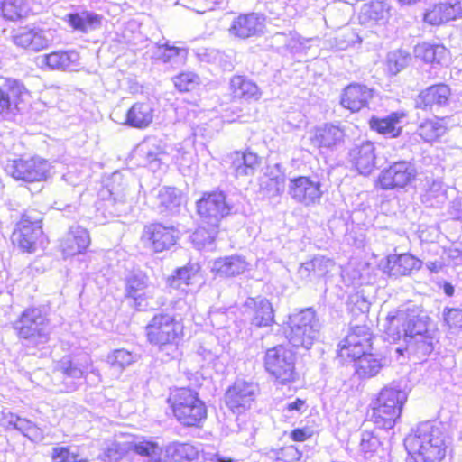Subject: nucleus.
I'll list each match as a JSON object with an SVG mask.
<instances>
[{"instance_id": "obj_35", "label": "nucleus", "mask_w": 462, "mask_h": 462, "mask_svg": "<svg viewBox=\"0 0 462 462\" xmlns=\"http://www.w3.org/2000/svg\"><path fill=\"white\" fill-rule=\"evenodd\" d=\"M90 244L88 232L80 226L71 227L61 243L65 256H72L83 253Z\"/></svg>"}, {"instance_id": "obj_47", "label": "nucleus", "mask_w": 462, "mask_h": 462, "mask_svg": "<svg viewBox=\"0 0 462 462\" xmlns=\"http://www.w3.org/2000/svg\"><path fill=\"white\" fill-rule=\"evenodd\" d=\"M136 359V354L121 348L115 350L107 356V363L117 374H120L125 367L134 363Z\"/></svg>"}, {"instance_id": "obj_41", "label": "nucleus", "mask_w": 462, "mask_h": 462, "mask_svg": "<svg viewBox=\"0 0 462 462\" xmlns=\"http://www.w3.org/2000/svg\"><path fill=\"white\" fill-rule=\"evenodd\" d=\"M415 56L425 62L446 65L449 60L448 50L441 44L422 42L414 48Z\"/></svg>"}, {"instance_id": "obj_12", "label": "nucleus", "mask_w": 462, "mask_h": 462, "mask_svg": "<svg viewBox=\"0 0 462 462\" xmlns=\"http://www.w3.org/2000/svg\"><path fill=\"white\" fill-rule=\"evenodd\" d=\"M294 365V354L284 346H276L265 353L264 367L266 371L282 383L293 379Z\"/></svg>"}, {"instance_id": "obj_61", "label": "nucleus", "mask_w": 462, "mask_h": 462, "mask_svg": "<svg viewBox=\"0 0 462 462\" xmlns=\"http://www.w3.org/2000/svg\"><path fill=\"white\" fill-rule=\"evenodd\" d=\"M298 277L303 282H309L316 281V275L314 274L312 271V267L310 266V261L303 263L300 264V266L298 269L297 272Z\"/></svg>"}, {"instance_id": "obj_46", "label": "nucleus", "mask_w": 462, "mask_h": 462, "mask_svg": "<svg viewBox=\"0 0 462 462\" xmlns=\"http://www.w3.org/2000/svg\"><path fill=\"white\" fill-rule=\"evenodd\" d=\"M446 133V127L439 119L425 120L420 123L417 134L427 143L436 141Z\"/></svg>"}, {"instance_id": "obj_64", "label": "nucleus", "mask_w": 462, "mask_h": 462, "mask_svg": "<svg viewBox=\"0 0 462 462\" xmlns=\"http://www.w3.org/2000/svg\"><path fill=\"white\" fill-rule=\"evenodd\" d=\"M209 319L214 327L220 328L226 323V314L225 311L212 310L209 312Z\"/></svg>"}, {"instance_id": "obj_25", "label": "nucleus", "mask_w": 462, "mask_h": 462, "mask_svg": "<svg viewBox=\"0 0 462 462\" xmlns=\"http://www.w3.org/2000/svg\"><path fill=\"white\" fill-rule=\"evenodd\" d=\"M228 171L236 179L253 176L261 164V159L251 152H234L227 156Z\"/></svg>"}, {"instance_id": "obj_63", "label": "nucleus", "mask_w": 462, "mask_h": 462, "mask_svg": "<svg viewBox=\"0 0 462 462\" xmlns=\"http://www.w3.org/2000/svg\"><path fill=\"white\" fill-rule=\"evenodd\" d=\"M198 354L208 365L212 364L213 365H215V361L219 358L217 351H213L212 349L207 348L205 346H200L199 347Z\"/></svg>"}, {"instance_id": "obj_44", "label": "nucleus", "mask_w": 462, "mask_h": 462, "mask_svg": "<svg viewBox=\"0 0 462 462\" xmlns=\"http://www.w3.org/2000/svg\"><path fill=\"white\" fill-rule=\"evenodd\" d=\"M200 226L190 236L191 242L198 250H212L215 238L217 235V225Z\"/></svg>"}, {"instance_id": "obj_62", "label": "nucleus", "mask_w": 462, "mask_h": 462, "mask_svg": "<svg viewBox=\"0 0 462 462\" xmlns=\"http://www.w3.org/2000/svg\"><path fill=\"white\" fill-rule=\"evenodd\" d=\"M337 40L340 41L339 49H346L355 42H361V38L354 32H348L346 34L339 35Z\"/></svg>"}, {"instance_id": "obj_33", "label": "nucleus", "mask_w": 462, "mask_h": 462, "mask_svg": "<svg viewBox=\"0 0 462 462\" xmlns=\"http://www.w3.org/2000/svg\"><path fill=\"white\" fill-rule=\"evenodd\" d=\"M66 21L69 26L77 32L88 33L101 28L103 15L87 9H79L68 14Z\"/></svg>"}, {"instance_id": "obj_22", "label": "nucleus", "mask_w": 462, "mask_h": 462, "mask_svg": "<svg viewBox=\"0 0 462 462\" xmlns=\"http://www.w3.org/2000/svg\"><path fill=\"white\" fill-rule=\"evenodd\" d=\"M13 39L14 44L19 47L39 51L50 45L51 33L40 27H23L14 34Z\"/></svg>"}, {"instance_id": "obj_40", "label": "nucleus", "mask_w": 462, "mask_h": 462, "mask_svg": "<svg viewBox=\"0 0 462 462\" xmlns=\"http://www.w3.org/2000/svg\"><path fill=\"white\" fill-rule=\"evenodd\" d=\"M247 265L244 257L231 255L215 260L212 271L221 277H232L243 273Z\"/></svg>"}, {"instance_id": "obj_6", "label": "nucleus", "mask_w": 462, "mask_h": 462, "mask_svg": "<svg viewBox=\"0 0 462 462\" xmlns=\"http://www.w3.org/2000/svg\"><path fill=\"white\" fill-rule=\"evenodd\" d=\"M133 450L151 462H161L163 457L173 462H191L199 459L200 456L203 457V453H206L201 448V444L178 441L169 443L163 450L156 442L143 440L134 443Z\"/></svg>"}, {"instance_id": "obj_43", "label": "nucleus", "mask_w": 462, "mask_h": 462, "mask_svg": "<svg viewBox=\"0 0 462 462\" xmlns=\"http://www.w3.org/2000/svg\"><path fill=\"white\" fill-rule=\"evenodd\" d=\"M79 55L75 51H59L44 55L42 60L51 69H72L77 66Z\"/></svg>"}, {"instance_id": "obj_32", "label": "nucleus", "mask_w": 462, "mask_h": 462, "mask_svg": "<svg viewBox=\"0 0 462 462\" xmlns=\"http://www.w3.org/2000/svg\"><path fill=\"white\" fill-rule=\"evenodd\" d=\"M421 267V261L410 254H391L387 257L384 273L389 276L398 278L411 274Z\"/></svg>"}, {"instance_id": "obj_7", "label": "nucleus", "mask_w": 462, "mask_h": 462, "mask_svg": "<svg viewBox=\"0 0 462 462\" xmlns=\"http://www.w3.org/2000/svg\"><path fill=\"white\" fill-rule=\"evenodd\" d=\"M320 328L316 311L307 308L289 316L284 335L293 346L310 349L319 339Z\"/></svg>"}, {"instance_id": "obj_27", "label": "nucleus", "mask_w": 462, "mask_h": 462, "mask_svg": "<svg viewBox=\"0 0 462 462\" xmlns=\"http://www.w3.org/2000/svg\"><path fill=\"white\" fill-rule=\"evenodd\" d=\"M251 324L261 328L271 326L274 321L273 309L270 301L263 298H248L245 304Z\"/></svg>"}, {"instance_id": "obj_38", "label": "nucleus", "mask_w": 462, "mask_h": 462, "mask_svg": "<svg viewBox=\"0 0 462 462\" xmlns=\"http://www.w3.org/2000/svg\"><path fill=\"white\" fill-rule=\"evenodd\" d=\"M200 267L198 263H189L187 265L178 268L174 273L168 277L169 287L181 291H186L187 287L194 284L199 278Z\"/></svg>"}, {"instance_id": "obj_13", "label": "nucleus", "mask_w": 462, "mask_h": 462, "mask_svg": "<svg viewBox=\"0 0 462 462\" xmlns=\"http://www.w3.org/2000/svg\"><path fill=\"white\" fill-rule=\"evenodd\" d=\"M346 127L341 123H326L310 131L311 145L320 152H334L345 146Z\"/></svg>"}, {"instance_id": "obj_60", "label": "nucleus", "mask_w": 462, "mask_h": 462, "mask_svg": "<svg viewBox=\"0 0 462 462\" xmlns=\"http://www.w3.org/2000/svg\"><path fill=\"white\" fill-rule=\"evenodd\" d=\"M424 21L432 25H439L445 23L441 14V6L439 4L435 5L431 9L424 14Z\"/></svg>"}, {"instance_id": "obj_50", "label": "nucleus", "mask_w": 462, "mask_h": 462, "mask_svg": "<svg viewBox=\"0 0 462 462\" xmlns=\"http://www.w3.org/2000/svg\"><path fill=\"white\" fill-rule=\"evenodd\" d=\"M261 186L266 189L272 195H278L284 190L285 175L281 171L279 164H275L274 169L269 174L267 181L262 180Z\"/></svg>"}, {"instance_id": "obj_4", "label": "nucleus", "mask_w": 462, "mask_h": 462, "mask_svg": "<svg viewBox=\"0 0 462 462\" xmlns=\"http://www.w3.org/2000/svg\"><path fill=\"white\" fill-rule=\"evenodd\" d=\"M147 341L159 348L161 352L173 357L177 353V346L183 336V326L174 316L158 312L145 327Z\"/></svg>"}, {"instance_id": "obj_20", "label": "nucleus", "mask_w": 462, "mask_h": 462, "mask_svg": "<svg viewBox=\"0 0 462 462\" xmlns=\"http://www.w3.org/2000/svg\"><path fill=\"white\" fill-rule=\"evenodd\" d=\"M125 285V296L134 300L137 310H145L146 300L152 296L148 276L142 271L132 272L126 275Z\"/></svg>"}, {"instance_id": "obj_54", "label": "nucleus", "mask_w": 462, "mask_h": 462, "mask_svg": "<svg viewBox=\"0 0 462 462\" xmlns=\"http://www.w3.org/2000/svg\"><path fill=\"white\" fill-rule=\"evenodd\" d=\"M175 87L181 92L190 91L199 84V77L193 72H183L174 78Z\"/></svg>"}, {"instance_id": "obj_24", "label": "nucleus", "mask_w": 462, "mask_h": 462, "mask_svg": "<svg viewBox=\"0 0 462 462\" xmlns=\"http://www.w3.org/2000/svg\"><path fill=\"white\" fill-rule=\"evenodd\" d=\"M374 96V90L365 85L352 83L341 94L340 104L351 112H359L367 107Z\"/></svg>"}, {"instance_id": "obj_28", "label": "nucleus", "mask_w": 462, "mask_h": 462, "mask_svg": "<svg viewBox=\"0 0 462 462\" xmlns=\"http://www.w3.org/2000/svg\"><path fill=\"white\" fill-rule=\"evenodd\" d=\"M264 27V17L256 13L240 14L234 19L229 28L231 35L246 39L255 36L263 32Z\"/></svg>"}, {"instance_id": "obj_49", "label": "nucleus", "mask_w": 462, "mask_h": 462, "mask_svg": "<svg viewBox=\"0 0 462 462\" xmlns=\"http://www.w3.org/2000/svg\"><path fill=\"white\" fill-rule=\"evenodd\" d=\"M158 205L165 210H173L181 203V197L175 188L162 187L157 194Z\"/></svg>"}, {"instance_id": "obj_30", "label": "nucleus", "mask_w": 462, "mask_h": 462, "mask_svg": "<svg viewBox=\"0 0 462 462\" xmlns=\"http://www.w3.org/2000/svg\"><path fill=\"white\" fill-rule=\"evenodd\" d=\"M85 371L82 367L73 363L69 358H63L57 365L54 376L56 380L61 381V391L72 392L77 384L82 380Z\"/></svg>"}, {"instance_id": "obj_3", "label": "nucleus", "mask_w": 462, "mask_h": 462, "mask_svg": "<svg viewBox=\"0 0 462 462\" xmlns=\"http://www.w3.org/2000/svg\"><path fill=\"white\" fill-rule=\"evenodd\" d=\"M372 334L366 326H355L338 345V356L355 361L356 374L360 378L375 376L383 368L382 358L368 353L372 347Z\"/></svg>"}, {"instance_id": "obj_48", "label": "nucleus", "mask_w": 462, "mask_h": 462, "mask_svg": "<svg viewBox=\"0 0 462 462\" xmlns=\"http://www.w3.org/2000/svg\"><path fill=\"white\" fill-rule=\"evenodd\" d=\"M360 449L366 460L376 457L381 451L379 437L373 431H363L361 434Z\"/></svg>"}, {"instance_id": "obj_56", "label": "nucleus", "mask_w": 462, "mask_h": 462, "mask_svg": "<svg viewBox=\"0 0 462 462\" xmlns=\"http://www.w3.org/2000/svg\"><path fill=\"white\" fill-rule=\"evenodd\" d=\"M317 280L324 277L334 266V262L324 256H315L310 261Z\"/></svg>"}, {"instance_id": "obj_21", "label": "nucleus", "mask_w": 462, "mask_h": 462, "mask_svg": "<svg viewBox=\"0 0 462 462\" xmlns=\"http://www.w3.org/2000/svg\"><path fill=\"white\" fill-rule=\"evenodd\" d=\"M143 240L154 252L159 253L170 249L178 239V231L172 226H165L160 223L145 226Z\"/></svg>"}, {"instance_id": "obj_45", "label": "nucleus", "mask_w": 462, "mask_h": 462, "mask_svg": "<svg viewBox=\"0 0 462 462\" xmlns=\"http://www.w3.org/2000/svg\"><path fill=\"white\" fill-rule=\"evenodd\" d=\"M187 48L170 45L168 42L158 45L157 59L162 63L181 64L188 56Z\"/></svg>"}, {"instance_id": "obj_42", "label": "nucleus", "mask_w": 462, "mask_h": 462, "mask_svg": "<svg viewBox=\"0 0 462 462\" xmlns=\"http://www.w3.org/2000/svg\"><path fill=\"white\" fill-rule=\"evenodd\" d=\"M230 89L235 98L256 101L262 96L259 87L244 76L232 77Z\"/></svg>"}, {"instance_id": "obj_53", "label": "nucleus", "mask_w": 462, "mask_h": 462, "mask_svg": "<svg viewBox=\"0 0 462 462\" xmlns=\"http://www.w3.org/2000/svg\"><path fill=\"white\" fill-rule=\"evenodd\" d=\"M51 458L53 462H88V459L68 447L53 448Z\"/></svg>"}, {"instance_id": "obj_11", "label": "nucleus", "mask_w": 462, "mask_h": 462, "mask_svg": "<svg viewBox=\"0 0 462 462\" xmlns=\"http://www.w3.org/2000/svg\"><path fill=\"white\" fill-rule=\"evenodd\" d=\"M28 96L29 91L20 79H0V116L4 119H11L20 112L21 105Z\"/></svg>"}, {"instance_id": "obj_37", "label": "nucleus", "mask_w": 462, "mask_h": 462, "mask_svg": "<svg viewBox=\"0 0 462 462\" xmlns=\"http://www.w3.org/2000/svg\"><path fill=\"white\" fill-rule=\"evenodd\" d=\"M406 117L402 111L393 112L383 118L373 117L370 120V126L377 133L387 137H396L402 132V122Z\"/></svg>"}, {"instance_id": "obj_18", "label": "nucleus", "mask_w": 462, "mask_h": 462, "mask_svg": "<svg viewBox=\"0 0 462 462\" xmlns=\"http://www.w3.org/2000/svg\"><path fill=\"white\" fill-rule=\"evenodd\" d=\"M258 393L256 383L236 380L226 393V403L233 413L241 414L251 407Z\"/></svg>"}, {"instance_id": "obj_59", "label": "nucleus", "mask_w": 462, "mask_h": 462, "mask_svg": "<svg viewBox=\"0 0 462 462\" xmlns=\"http://www.w3.org/2000/svg\"><path fill=\"white\" fill-rule=\"evenodd\" d=\"M444 320L450 328L462 327V310L457 308H445L443 311Z\"/></svg>"}, {"instance_id": "obj_55", "label": "nucleus", "mask_w": 462, "mask_h": 462, "mask_svg": "<svg viewBox=\"0 0 462 462\" xmlns=\"http://www.w3.org/2000/svg\"><path fill=\"white\" fill-rule=\"evenodd\" d=\"M125 448L118 442H111L99 455L100 459L105 462H116L124 456Z\"/></svg>"}, {"instance_id": "obj_10", "label": "nucleus", "mask_w": 462, "mask_h": 462, "mask_svg": "<svg viewBox=\"0 0 462 462\" xmlns=\"http://www.w3.org/2000/svg\"><path fill=\"white\" fill-rule=\"evenodd\" d=\"M129 193L127 185L122 182L121 175L113 174L112 183L99 193L100 199L97 203V211L105 218L125 214L130 208Z\"/></svg>"}, {"instance_id": "obj_15", "label": "nucleus", "mask_w": 462, "mask_h": 462, "mask_svg": "<svg viewBox=\"0 0 462 462\" xmlns=\"http://www.w3.org/2000/svg\"><path fill=\"white\" fill-rule=\"evenodd\" d=\"M288 194L292 200L304 207L320 203L323 196L321 182L317 177L299 176L289 180Z\"/></svg>"}, {"instance_id": "obj_8", "label": "nucleus", "mask_w": 462, "mask_h": 462, "mask_svg": "<svg viewBox=\"0 0 462 462\" xmlns=\"http://www.w3.org/2000/svg\"><path fill=\"white\" fill-rule=\"evenodd\" d=\"M168 402L175 418L184 426H199L207 417L205 403L199 398L198 393L189 388L172 391Z\"/></svg>"}, {"instance_id": "obj_29", "label": "nucleus", "mask_w": 462, "mask_h": 462, "mask_svg": "<svg viewBox=\"0 0 462 462\" xmlns=\"http://www.w3.org/2000/svg\"><path fill=\"white\" fill-rule=\"evenodd\" d=\"M391 4L385 0H372L362 5L359 19L363 24L384 25L391 17Z\"/></svg>"}, {"instance_id": "obj_31", "label": "nucleus", "mask_w": 462, "mask_h": 462, "mask_svg": "<svg viewBox=\"0 0 462 462\" xmlns=\"http://www.w3.org/2000/svg\"><path fill=\"white\" fill-rule=\"evenodd\" d=\"M349 159L360 174H369L375 166L374 144L369 141L356 144L349 152Z\"/></svg>"}, {"instance_id": "obj_9", "label": "nucleus", "mask_w": 462, "mask_h": 462, "mask_svg": "<svg viewBox=\"0 0 462 462\" xmlns=\"http://www.w3.org/2000/svg\"><path fill=\"white\" fill-rule=\"evenodd\" d=\"M407 400L404 391L394 387L383 388L373 404L372 420L379 429H392L400 417Z\"/></svg>"}, {"instance_id": "obj_34", "label": "nucleus", "mask_w": 462, "mask_h": 462, "mask_svg": "<svg viewBox=\"0 0 462 462\" xmlns=\"http://www.w3.org/2000/svg\"><path fill=\"white\" fill-rule=\"evenodd\" d=\"M3 425L9 430H16L31 441L39 442L44 438L43 430L32 421L21 418L18 415L8 412L4 413L2 418Z\"/></svg>"}, {"instance_id": "obj_14", "label": "nucleus", "mask_w": 462, "mask_h": 462, "mask_svg": "<svg viewBox=\"0 0 462 462\" xmlns=\"http://www.w3.org/2000/svg\"><path fill=\"white\" fill-rule=\"evenodd\" d=\"M50 170L48 161L40 157L20 158L9 162L5 171L17 180L26 182L42 181L47 178Z\"/></svg>"}, {"instance_id": "obj_26", "label": "nucleus", "mask_w": 462, "mask_h": 462, "mask_svg": "<svg viewBox=\"0 0 462 462\" xmlns=\"http://www.w3.org/2000/svg\"><path fill=\"white\" fill-rule=\"evenodd\" d=\"M451 95L446 84H437L422 90L416 99V107L433 111L448 105Z\"/></svg>"}, {"instance_id": "obj_17", "label": "nucleus", "mask_w": 462, "mask_h": 462, "mask_svg": "<svg viewBox=\"0 0 462 462\" xmlns=\"http://www.w3.org/2000/svg\"><path fill=\"white\" fill-rule=\"evenodd\" d=\"M417 176L415 165L408 161H399L383 170L378 183L383 189H401L411 184Z\"/></svg>"}, {"instance_id": "obj_23", "label": "nucleus", "mask_w": 462, "mask_h": 462, "mask_svg": "<svg viewBox=\"0 0 462 462\" xmlns=\"http://www.w3.org/2000/svg\"><path fill=\"white\" fill-rule=\"evenodd\" d=\"M138 152L151 171L155 172L167 166L168 154L161 140L154 137L144 140L139 144Z\"/></svg>"}, {"instance_id": "obj_16", "label": "nucleus", "mask_w": 462, "mask_h": 462, "mask_svg": "<svg viewBox=\"0 0 462 462\" xmlns=\"http://www.w3.org/2000/svg\"><path fill=\"white\" fill-rule=\"evenodd\" d=\"M42 219L34 210L23 214L17 227L14 232V237L19 247L28 253L36 250L39 240L42 237Z\"/></svg>"}, {"instance_id": "obj_51", "label": "nucleus", "mask_w": 462, "mask_h": 462, "mask_svg": "<svg viewBox=\"0 0 462 462\" xmlns=\"http://www.w3.org/2000/svg\"><path fill=\"white\" fill-rule=\"evenodd\" d=\"M3 16L11 21L22 18L27 14V6L23 0H4L1 3Z\"/></svg>"}, {"instance_id": "obj_39", "label": "nucleus", "mask_w": 462, "mask_h": 462, "mask_svg": "<svg viewBox=\"0 0 462 462\" xmlns=\"http://www.w3.org/2000/svg\"><path fill=\"white\" fill-rule=\"evenodd\" d=\"M153 120V109L149 103L138 102L134 104L127 111L125 124L137 129H144Z\"/></svg>"}, {"instance_id": "obj_1", "label": "nucleus", "mask_w": 462, "mask_h": 462, "mask_svg": "<svg viewBox=\"0 0 462 462\" xmlns=\"http://www.w3.org/2000/svg\"><path fill=\"white\" fill-rule=\"evenodd\" d=\"M429 318L418 315L415 310H398L389 313L383 325L389 340L403 338L405 348L397 347L400 356H414L418 359L429 356L437 342L436 332L429 328Z\"/></svg>"}, {"instance_id": "obj_57", "label": "nucleus", "mask_w": 462, "mask_h": 462, "mask_svg": "<svg viewBox=\"0 0 462 462\" xmlns=\"http://www.w3.org/2000/svg\"><path fill=\"white\" fill-rule=\"evenodd\" d=\"M439 6H441V14L445 23L462 17V6L459 2L439 3Z\"/></svg>"}, {"instance_id": "obj_58", "label": "nucleus", "mask_w": 462, "mask_h": 462, "mask_svg": "<svg viewBox=\"0 0 462 462\" xmlns=\"http://www.w3.org/2000/svg\"><path fill=\"white\" fill-rule=\"evenodd\" d=\"M277 460L283 462H296L300 461L302 453L293 445L283 447L275 451Z\"/></svg>"}, {"instance_id": "obj_2", "label": "nucleus", "mask_w": 462, "mask_h": 462, "mask_svg": "<svg viewBox=\"0 0 462 462\" xmlns=\"http://www.w3.org/2000/svg\"><path fill=\"white\" fill-rule=\"evenodd\" d=\"M444 427L435 421L420 423L404 439L410 462H440L446 455Z\"/></svg>"}, {"instance_id": "obj_36", "label": "nucleus", "mask_w": 462, "mask_h": 462, "mask_svg": "<svg viewBox=\"0 0 462 462\" xmlns=\"http://www.w3.org/2000/svg\"><path fill=\"white\" fill-rule=\"evenodd\" d=\"M420 200L426 207H439L446 200L443 182L439 179L426 177L421 186Z\"/></svg>"}, {"instance_id": "obj_5", "label": "nucleus", "mask_w": 462, "mask_h": 462, "mask_svg": "<svg viewBox=\"0 0 462 462\" xmlns=\"http://www.w3.org/2000/svg\"><path fill=\"white\" fill-rule=\"evenodd\" d=\"M13 328L23 345L27 347H42L51 338L50 320L39 308L24 310L13 323Z\"/></svg>"}, {"instance_id": "obj_52", "label": "nucleus", "mask_w": 462, "mask_h": 462, "mask_svg": "<svg viewBox=\"0 0 462 462\" xmlns=\"http://www.w3.org/2000/svg\"><path fill=\"white\" fill-rule=\"evenodd\" d=\"M410 60V55L404 51L397 50L391 51L387 56L389 71L396 75L408 65Z\"/></svg>"}, {"instance_id": "obj_19", "label": "nucleus", "mask_w": 462, "mask_h": 462, "mask_svg": "<svg viewBox=\"0 0 462 462\" xmlns=\"http://www.w3.org/2000/svg\"><path fill=\"white\" fill-rule=\"evenodd\" d=\"M198 213L207 225L218 226L219 221L230 213L231 207L222 191H214L205 195L197 203Z\"/></svg>"}]
</instances>
